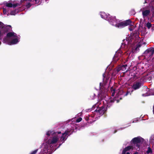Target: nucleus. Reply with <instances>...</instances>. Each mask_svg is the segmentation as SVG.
Returning <instances> with one entry per match:
<instances>
[{"label": "nucleus", "mask_w": 154, "mask_h": 154, "mask_svg": "<svg viewBox=\"0 0 154 154\" xmlns=\"http://www.w3.org/2000/svg\"><path fill=\"white\" fill-rule=\"evenodd\" d=\"M152 150L151 148L149 147L148 148V150L146 152V153L147 154H149V153H152Z\"/></svg>", "instance_id": "obj_23"}, {"label": "nucleus", "mask_w": 154, "mask_h": 154, "mask_svg": "<svg viewBox=\"0 0 154 154\" xmlns=\"http://www.w3.org/2000/svg\"><path fill=\"white\" fill-rule=\"evenodd\" d=\"M11 29V26L10 25H8L2 27V31L4 34L8 32H9Z\"/></svg>", "instance_id": "obj_10"}, {"label": "nucleus", "mask_w": 154, "mask_h": 154, "mask_svg": "<svg viewBox=\"0 0 154 154\" xmlns=\"http://www.w3.org/2000/svg\"><path fill=\"white\" fill-rule=\"evenodd\" d=\"M142 83L140 82H137L135 84L133 85L132 88L134 90L139 89L142 86Z\"/></svg>", "instance_id": "obj_11"}, {"label": "nucleus", "mask_w": 154, "mask_h": 154, "mask_svg": "<svg viewBox=\"0 0 154 154\" xmlns=\"http://www.w3.org/2000/svg\"><path fill=\"white\" fill-rule=\"evenodd\" d=\"M6 36L7 38H10L13 36L17 37V35L14 32H9L7 33Z\"/></svg>", "instance_id": "obj_14"}, {"label": "nucleus", "mask_w": 154, "mask_h": 154, "mask_svg": "<svg viewBox=\"0 0 154 154\" xmlns=\"http://www.w3.org/2000/svg\"><path fill=\"white\" fill-rule=\"evenodd\" d=\"M55 136H54L52 139H49L48 141L49 144H55L56 143L58 140V136L57 135L61 134L60 131L54 133Z\"/></svg>", "instance_id": "obj_3"}, {"label": "nucleus", "mask_w": 154, "mask_h": 154, "mask_svg": "<svg viewBox=\"0 0 154 154\" xmlns=\"http://www.w3.org/2000/svg\"><path fill=\"white\" fill-rule=\"evenodd\" d=\"M133 154H138V152H134V153Z\"/></svg>", "instance_id": "obj_36"}, {"label": "nucleus", "mask_w": 154, "mask_h": 154, "mask_svg": "<svg viewBox=\"0 0 154 154\" xmlns=\"http://www.w3.org/2000/svg\"><path fill=\"white\" fill-rule=\"evenodd\" d=\"M142 14L143 18L148 16L150 13L151 11L149 9H146V7L143 8V10L142 11Z\"/></svg>", "instance_id": "obj_8"}, {"label": "nucleus", "mask_w": 154, "mask_h": 154, "mask_svg": "<svg viewBox=\"0 0 154 154\" xmlns=\"http://www.w3.org/2000/svg\"><path fill=\"white\" fill-rule=\"evenodd\" d=\"M133 90H132L131 93H130V91H127V92H126V93L124 95V96H127L129 94L130 95H131V93H132V92H133Z\"/></svg>", "instance_id": "obj_25"}, {"label": "nucleus", "mask_w": 154, "mask_h": 154, "mask_svg": "<svg viewBox=\"0 0 154 154\" xmlns=\"http://www.w3.org/2000/svg\"><path fill=\"white\" fill-rule=\"evenodd\" d=\"M17 6H21V5L20 4V3H17L15 4H13L12 7H13L14 8H15Z\"/></svg>", "instance_id": "obj_20"}, {"label": "nucleus", "mask_w": 154, "mask_h": 154, "mask_svg": "<svg viewBox=\"0 0 154 154\" xmlns=\"http://www.w3.org/2000/svg\"><path fill=\"white\" fill-rule=\"evenodd\" d=\"M126 152V150L123 149L122 151V154H125Z\"/></svg>", "instance_id": "obj_32"}, {"label": "nucleus", "mask_w": 154, "mask_h": 154, "mask_svg": "<svg viewBox=\"0 0 154 154\" xmlns=\"http://www.w3.org/2000/svg\"><path fill=\"white\" fill-rule=\"evenodd\" d=\"M16 13V12L15 10L12 11H11L10 14L11 15H15Z\"/></svg>", "instance_id": "obj_26"}, {"label": "nucleus", "mask_w": 154, "mask_h": 154, "mask_svg": "<svg viewBox=\"0 0 154 154\" xmlns=\"http://www.w3.org/2000/svg\"><path fill=\"white\" fill-rule=\"evenodd\" d=\"M112 96H114L115 94V91H113V92H112Z\"/></svg>", "instance_id": "obj_34"}, {"label": "nucleus", "mask_w": 154, "mask_h": 154, "mask_svg": "<svg viewBox=\"0 0 154 154\" xmlns=\"http://www.w3.org/2000/svg\"><path fill=\"white\" fill-rule=\"evenodd\" d=\"M116 131H115V132H114V133H116Z\"/></svg>", "instance_id": "obj_40"}, {"label": "nucleus", "mask_w": 154, "mask_h": 154, "mask_svg": "<svg viewBox=\"0 0 154 154\" xmlns=\"http://www.w3.org/2000/svg\"><path fill=\"white\" fill-rule=\"evenodd\" d=\"M2 23L1 21H0V26L2 24Z\"/></svg>", "instance_id": "obj_37"}, {"label": "nucleus", "mask_w": 154, "mask_h": 154, "mask_svg": "<svg viewBox=\"0 0 154 154\" xmlns=\"http://www.w3.org/2000/svg\"><path fill=\"white\" fill-rule=\"evenodd\" d=\"M100 16L102 18L109 21L111 25L118 28H122L126 26L131 25L132 21L130 19L117 23V20L115 16L112 17L109 14L107 15L104 12L101 13Z\"/></svg>", "instance_id": "obj_1"}, {"label": "nucleus", "mask_w": 154, "mask_h": 154, "mask_svg": "<svg viewBox=\"0 0 154 154\" xmlns=\"http://www.w3.org/2000/svg\"><path fill=\"white\" fill-rule=\"evenodd\" d=\"M3 13L5 14H6V10L5 8H3Z\"/></svg>", "instance_id": "obj_28"}, {"label": "nucleus", "mask_w": 154, "mask_h": 154, "mask_svg": "<svg viewBox=\"0 0 154 154\" xmlns=\"http://www.w3.org/2000/svg\"><path fill=\"white\" fill-rule=\"evenodd\" d=\"M154 53V48H150L147 49L144 52V54L145 56L149 57H151L152 56Z\"/></svg>", "instance_id": "obj_7"}, {"label": "nucleus", "mask_w": 154, "mask_h": 154, "mask_svg": "<svg viewBox=\"0 0 154 154\" xmlns=\"http://www.w3.org/2000/svg\"><path fill=\"white\" fill-rule=\"evenodd\" d=\"M126 154H130L129 152H127Z\"/></svg>", "instance_id": "obj_38"}, {"label": "nucleus", "mask_w": 154, "mask_h": 154, "mask_svg": "<svg viewBox=\"0 0 154 154\" xmlns=\"http://www.w3.org/2000/svg\"><path fill=\"white\" fill-rule=\"evenodd\" d=\"M115 99H116L115 98L110 99L109 103H108V105H107V107L109 108L110 107V103H114Z\"/></svg>", "instance_id": "obj_17"}, {"label": "nucleus", "mask_w": 154, "mask_h": 154, "mask_svg": "<svg viewBox=\"0 0 154 154\" xmlns=\"http://www.w3.org/2000/svg\"><path fill=\"white\" fill-rule=\"evenodd\" d=\"M110 90L111 91V92H113V91H115V89L113 87H112L111 88Z\"/></svg>", "instance_id": "obj_33"}, {"label": "nucleus", "mask_w": 154, "mask_h": 154, "mask_svg": "<svg viewBox=\"0 0 154 154\" xmlns=\"http://www.w3.org/2000/svg\"><path fill=\"white\" fill-rule=\"evenodd\" d=\"M133 147L132 146H128L125 147L124 149L126 151L129 150L130 149H133Z\"/></svg>", "instance_id": "obj_19"}, {"label": "nucleus", "mask_w": 154, "mask_h": 154, "mask_svg": "<svg viewBox=\"0 0 154 154\" xmlns=\"http://www.w3.org/2000/svg\"><path fill=\"white\" fill-rule=\"evenodd\" d=\"M107 108V107H105V106L103 105L100 107L97 108L94 111L97 112L99 115H103L106 112Z\"/></svg>", "instance_id": "obj_5"}, {"label": "nucleus", "mask_w": 154, "mask_h": 154, "mask_svg": "<svg viewBox=\"0 0 154 154\" xmlns=\"http://www.w3.org/2000/svg\"><path fill=\"white\" fill-rule=\"evenodd\" d=\"M141 138H142L140 137H137L133 138L131 140L132 143L134 144H136V146L139 148L140 146L138 143H140L141 142Z\"/></svg>", "instance_id": "obj_9"}, {"label": "nucleus", "mask_w": 154, "mask_h": 154, "mask_svg": "<svg viewBox=\"0 0 154 154\" xmlns=\"http://www.w3.org/2000/svg\"><path fill=\"white\" fill-rule=\"evenodd\" d=\"M51 132L50 131H48L46 133L47 135L48 136H49L50 135Z\"/></svg>", "instance_id": "obj_29"}, {"label": "nucleus", "mask_w": 154, "mask_h": 154, "mask_svg": "<svg viewBox=\"0 0 154 154\" xmlns=\"http://www.w3.org/2000/svg\"><path fill=\"white\" fill-rule=\"evenodd\" d=\"M148 0H145V2L144 3V4L148 3L147 1Z\"/></svg>", "instance_id": "obj_35"}, {"label": "nucleus", "mask_w": 154, "mask_h": 154, "mask_svg": "<svg viewBox=\"0 0 154 154\" xmlns=\"http://www.w3.org/2000/svg\"><path fill=\"white\" fill-rule=\"evenodd\" d=\"M70 132V130H66L65 131L64 133L62 134V135L60 137V140L62 142V143L60 142L59 144V146L58 147H59L66 140L67 138V137L66 136L67 135L69 134V133Z\"/></svg>", "instance_id": "obj_4"}, {"label": "nucleus", "mask_w": 154, "mask_h": 154, "mask_svg": "<svg viewBox=\"0 0 154 154\" xmlns=\"http://www.w3.org/2000/svg\"><path fill=\"white\" fill-rule=\"evenodd\" d=\"M82 119L81 117H79L77 119L76 121V122H79L82 120Z\"/></svg>", "instance_id": "obj_27"}, {"label": "nucleus", "mask_w": 154, "mask_h": 154, "mask_svg": "<svg viewBox=\"0 0 154 154\" xmlns=\"http://www.w3.org/2000/svg\"><path fill=\"white\" fill-rule=\"evenodd\" d=\"M129 29L130 31H132L134 29V28L133 27L131 26L129 28Z\"/></svg>", "instance_id": "obj_30"}, {"label": "nucleus", "mask_w": 154, "mask_h": 154, "mask_svg": "<svg viewBox=\"0 0 154 154\" xmlns=\"http://www.w3.org/2000/svg\"><path fill=\"white\" fill-rule=\"evenodd\" d=\"M90 97L91 99H93L96 96L94 92H91L90 94Z\"/></svg>", "instance_id": "obj_18"}, {"label": "nucleus", "mask_w": 154, "mask_h": 154, "mask_svg": "<svg viewBox=\"0 0 154 154\" xmlns=\"http://www.w3.org/2000/svg\"><path fill=\"white\" fill-rule=\"evenodd\" d=\"M139 36L138 35H132V38H133V45L138 42L139 40Z\"/></svg>", "instance_id": "obj_13"}, {"label": "nucleus", "mask_w": 154, "mask_h": 154, "mask_svg": "<svg viewBox=\"0 0 154 154\" xmlns=\"http://www.w3.org/2000/svg\"><path fill=\"white\" fill-rule=\"evenodd\" d=\"M93 107L95 108V106H93Z\"/></svg>", "instance_id": "obj_39"}, {"label": "nucleus", "mask_w": 154, "mask_h": 154, "mask_svg": "<svg viewBox=\"0 0 154 154\" xmlns=\"http://www.w3.org/2000/svg\"><path fill=\"white\" fill-rule=\"evenodd\" d=\"M105 83L103 85V84H102L101 82L100 83V91L99 94V97L101 99L105 98L107 95L108 90L107 88L105 87Z\"/></svg>", "instance_id": "obj_2"}, {"label": "nucleus", "mask_w": 154, "mask_h": 154, "mask_svg": "<svg viewBox=\"0 0 154 154\" xmlns=\"http://www.w3.org/2000/svg\"><path fill=\"white\" fill-rule=\"evenodd\" d=\"M6 6L9 7H12L13 4L11 3H7L6 4Z\"/></svg>", "instance_id": "obj_22"}, {"label": "nucleus", "mask_w": 154, "mask_h": 154, "mask_svg": "<svg viewBox=\"0 0 154 154\" xmlns=\"http://www.w3.org/2000/svg\"><path fill=\"white\" fill-rule=\"evenodd\" d=\"M4 34L3 32H2V31L0 30V37L3 36Z\"/></svg>", "instance_id": "obj_31"}, {"label": "nucleus", "mask_w": 154, "mask_h": 154, "mask_svg": "<svg viewBox=\"0 0 154 154\" xmlns=\"http://www.w3.org/2000/svg\"><path fill=\"white\" fill-rule=\"evenodd\" d=\"M18 42V40L17 38H16L12 40L11 42L9 43V45L15 44Z\"/></svg>", "instance_id": "obj_15"}, {"label": "nucleus", "mask_w": 154, "mask_h": 154, "mask_svg": "<svg viewBox=\"0 0 154 154\" xmlns=\"http://www.w3.org/2000/svg\"><path fill=\"white\" fill-rule=\"evenodd\" d=\"M127 66V65L126 64L122 65L121 67L118 68L117 69V70L118 72H119L121 70H125L126 69V68Z\"/></svg>", "instance_id": "obj_16"}, {"label": "nucleus", "mask_w": 154, "mask_h": 154, "mask_svg": "<svg viewBox=\"0 0 154 154\" xmlns=\"http://www.w3.org/2000/svg\"><path fill=\"white\" fill-rule=\"evenodd\" d=\"M126 40L127 42H128V44L133 45L132 35L129 36L128 37H126Z\"/></svg>", "instance_id": "obj_12"}, {"label": "nucleus", "mask_w": 154, "mask_h": 154, "mask_svg": "<svg viewBox=\"0 0 154 154\" xmlns=\"http://www.w3.org/2000/svg\"><path fill=\"white\" fill-rule=\"evenodd\" d=\"M32 1V0H20L21 6H25L27 8H29L32 6V4L30 3Z\"/></svg>", "instance_id": "obj_6"}, {"label": "nucleus", "mask_w": 154, "mask_h": 154, "mask_svg": "<svg viewBox=\"0 0 154 154\" xmlns=\"http://www.w3.org/2000/svg\"><path fill=\"white\" fill-rule=\"evenodd\" d=\"M152 26V24L151 23L148 22L146 24V26L147 27L148 29H149Z\"/></svg>", "instance_id": "obj_21"}, {"label": "nucleus", "mask_w": 154, "mask_h": 154, "mask_svg": "<svg viewBox=\"0 0 154 154\" xmlns=\"http://www.w3.org/2000/svg\"><path fill=\"white\" fill-rule=\"evenodd\" d=\"M151 11L152 12V17L154 16V4L152 6V8L151 9Z\"/></svg>", "instance_id": "obj_24"}]
</instances>
